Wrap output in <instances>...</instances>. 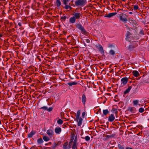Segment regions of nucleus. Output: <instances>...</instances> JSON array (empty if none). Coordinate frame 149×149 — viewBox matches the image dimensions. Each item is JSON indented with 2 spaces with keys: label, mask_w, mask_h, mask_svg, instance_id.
I'll return each mask as SVG.
<instances>
[{
  "label": "nucleus",
  "mask_w": 149,
  "mask_h": 149,
  "mask_svg": "<svg viewBox=\"0 0 149 149\" xmlns=\"http://www.w3.org/2000/svg\"><path fill=\"white\" fill-rule=\"evenodd\" d=\"M86 40V42L88 43H89L90 42V40L89 39H87L85 40Z\"/></svg>",
  "instance_id": "a18cd8bd"
},
{
  "label": "nucleus",
  "mask_w": 149,
  "mask_h": 149,
  "mask_svg": "<svg viewBox=\"0 0 149 149\" xmlns=\"http://www.w3.org/2000/svg\"><path fill=\"white\" fill-rule=\"evenodd\" d=\"M109 53L110 54L113 55L115 54V51L111 49L110 51L109 52Z\"/></svg>",
  "instance_id": "c756f323"
},
{
  "label": "nucleus",
  "mask_w": 149,
  "mask_h": 149,
  "mask_svg": "<svg viewBox=\"0 0 149 149\" xmlns=\"http://www.w3.org/2000/svg\"><path fill=\"white\" fill-rule=\"evenodd\" d=\"M148 142H149V140H148Z\"/></svg>",
  "instance_id": "338daca9"
},
{
  "label": "nucleus",
  "mask_w": 149,
  "mask_h": 149,
  "mask_svg": "<svg viewBox=\"0 0 149 149\" xmlns=\"http://www.w3.org/2000/svg\"><path fill=\"white\" fill-rule=\"evenodd\" d=\"M86 3V0H77L75 2L76 6H84Z\"/></svg>",
  "instance_id": "f03ea898"
},
{
  "label": "nucleus",
  "mask_w": 149,
  "mask_h": 149,
  "mask_svg": "<svg viewBox=\"0 0 149 149\" xmlns=\"http://www.w3.org/2000/svg\"><path fill=\"white\" fill-rule=\"evenodd\" d=\"M53 108L52 107H49V109H47V111H48L50 112L52 111V110Z\"/></svg>",
  "instance_id": "79ce46f5"
},
{
  "label": "nucleus",
  "mask_w": 149,
  "mask_h": 149,
  "mask_svg": "<svg viewBox=\"0 0 149 149\" xmlns=\"http://www.w3.org/2000/svg\"><path fill=\"white\" fill-rule=\"evenodd\" d=\"M138 45L137 44H132L129 46L128 49L130 51L132 50L133 49L135 48Z\"/></svg>",
  "instance_id": "423d86ee"
},
{
  "label": "nucleus",
  "mask_w": 149,
  "mask_h": 149,
  "mask_svg": "<svg viewBox=\"0 0 149 149\" xmlns=\"http://www.w3.org/2000/svg\"><path fill=\"white\" fill-rule=\"evenodd\" d=\"M55 132L56 133L59 134L61 131V128L60 127H56L55 129Z\"/></svg>",
  "instance_id": "9b49d317"
},
{
  "label": "nucleus",
  "mask_w": 149,
  "mask_h": 149,
  "mask_svg": "<svg viewBox=\"0 0 149 149\" xmlns=\"http://www.w3.org/2000/svg\"><path fill=\"white\" fill-rule=\"evenodd\" d=\"M132 74L135 77H138L139 75V74L136 70H134L132 72Z\"/></svg>",
  "instance_id": "2eb2a0df"
},
{
  "label": "nucleus",
  "mask_w": 149,
  "mask_h": 149,
  "mask_svg": "<svg viewBox=\"0 0 149 149\" xmlns=\"http://www.w3.org/2000/svg\"><path fill=\"white\" fill-rule=\"evenodd\" d=\"M131 35V33L129 31H127L126 35V38H130Z\"/></svg>",
  "instance_id": "cd10ccee"
},
{
  "label": "nucleus",
  "mask_w": 149,
  "mask_h": 149,
  "mask_svg": "<svg viewBox=\"0 0 149 149\" xmlns=\"http://www.w3.org/2000/svg\"><path fill=\"white\" fill-rule=\"evenodd\" d=\"M81 113L80 110H78L77 112L76 116V119L77 121H78L79 117Z\"/></svg>",
  "instance_id": "dca6fc26"
},
{
  "label": "nucleus",
  "mask_w": 149,
  "mask_h": 149,
  "mask_svg": "<svg viewBox=\"0 0 149 149\" xmlns=\"http://www.w3.org/2000/svg\"><path fill=\"white\" fill-rule=\"evenodd\" d=\"M77 82H69L68 83V85L69 86H71L73 85H75L77 84Z\"/></svg>",
  "instance_id": "b1692460"
},
{
  "label": "nucleus",
  "mask_w": 149,
  "mask_h": 149,
  "mask_svg": "<svg viewBox=\"0 0 149 149\" xmlns=\"http://www.w3.org/2000/svg\"><path fill=\"white\" fill-rule=\"evenodd\" d=\"M70 1V0H63L62 2L64 5H66Z\"/></svg>",
  "instance_id": "c85d7f7f"
},
{
  "label": "nucleus",
  "mask_w": 149,
  "mask_h": 149,
  "mask_svg": "<svg viewBox=\"0 0 149 149\" xmlns=\"http://www.w3.org/2000/svg\"><path fill=\"white\" fill-rule=\"evenodd\" d=\"M115 119V118L113 114H111L108 117V120L110 122H112Z\"/></svg>",
  "instance_id": "1a4fd4ad"
},
{
  "label": "nucleus",
  "mask_w": 149,
  "mask_h": 149,
  "mask_svg": "<svg viewBox=\"0 0 149 149\" xmlns=\"http://www.w3.org/2000/svg\"><path fill=\"white\" fill-rule=\"evenodd\" d=\"M85 114H86V113L85 112H84L82 113V116L83 118H84V116L85 115Z\"/></svg>",
  "instance_id": "37998d69"
},
{
  "label": "nucleus",
  "mask_w": 149,
  "mask_h": 149,
  "mask_svg": "<svg viewBox=\"0 0 149 149\" xmlns=\"http://www.w3.org/2000/svg\"><path fill=\"white\" fill-rule=\"evenodd\" d=\"M50 31V30L49 29H47V31H46V32H47L48 33H49Z\"/></svg>",
  "instance_id": "09e8293b"
},
{
  "label": "nucleus",
  "mask_w": 149,
  "mask_h": 149,
  "mask_svg": "<svg viewBox=\"0 0 149 149\" xmlns=\"http://www.w3.org/2000/svg\"><path fill=\"white\" fill-rule=\"evenodd\" d=\"M18 24L19 26H21L22 25V24L21 22H19Z\"/></svg>",
  "instance_id": "8fccbe9b"
},
{
  "label": "nucleus",
  "mask_w": 149,
  "mask_h": 149,
  "mask_svg": "<svg viewBox=\"0 0 149 149\" xmlns=\"http://www.w3.org/2000/svg\"><path fill=\"white\" fill-rule=\"evenodd\" d=\"M97 113H101V109H100L97 112Z\"/></svg>",
  "instance_id": "3c124183"
},
{
  "label": "nucleus",
  "mask_w": 149,
  "mask_h": 149,
  "mask_svg": "<svg viewBox=\"0 0 149 149\" xmlns=\"http://www.w3.org/2000/svg\"><path fill=\"white\" fill-rule=\"evenodd\" d=\"M36 133V132L32 131L28 134V137L29 138L32 137Z\"/></svg>",
  "instance_id": "4468645a"
},
{
  "label": "nucleus",
  "mask_w": 149,
  "mask_h": 149,
  "mask_svg": "<svg viewBox=\"0 0 149 149\" xmlns=\"http://www.w3.org/2000/svg\"><path fill=\"white\" fill-rule=\"evenodd\" d=\"M144 111V109L143 107L140 108L139 110V112L142 113H143Z\"/></svg>",
  "instance_id": "72a5a7b5"
},
{
  "label": "nucleus",
  "mask_w": 149,
  "mask_h": 149,
  "mask_svg": "<svg viewBox=\"0 0 149 149\" xmlns=\"http://www.w3.org/2000/svg\"><path fill=\"white\" fill-rule=\"evenodd\" d=\"M49 143H51V142H49Z\"/></svg>",
  "instance_id": "69168bd1"
},
{
  "label": "nucleus",
  "mask_w": 149,
  "mask_h": 149,
  "mask_svg": "<svg viewBox=\"0 0 149 149\" xmlns=\"http://www.w3.org/2000/svg\"><path fill=\"white\" fill-rule=\"evenodd\" d=\"M47 144H47V143H46V144H45V146H47Z\"/></svg>",
  "instance_id": "bf43d9fd"
},
{
  "label": "nucleus",
  "mask_w": 149,
  "mask_h": 149,
  "mask_svg": "<svg viewBox=\"0 0 149 149\" xmlns=\"http://www.w3.org/2000/svg\"><path fill=\"white\" fill-rule=\"evenodd\" d=\"M57 145H56V143H54V144L52 146V149H55Z\"/></svg>",
  "instance_id": "c9c22d12"
},
{
  "label": "nucleus",
  "mask_w": 149,
  "mask_h": 149,
  "mask_svg": "<svg viewBox=\"0 0 149 149\" xmlns=\"http://www.w3.org/2000/svg\"><path fill=\"white\" fill-rule=\"evenodd\" d=\"M37 143L38 144H41L44 142L43 141L41 138L38 139L37 140Z\"/></svg>",
  "instance_id": "aec40b11"
},
{
  "label": "nucleus",
  "mask_w": 149,
  "mask_h": 149,
  "mask_svg": "<svg viewBox=\"0 0 149 149\" xmlns=\"http://www.w3.org/2000/svg\"><path fill=\"white\" fill-rule=\"evenodd\" d=\"M40 109H42L45 110H47V107L46 106H44L41 107Z\"/></svg>",
  "instance_id": "ea45409f"
},
{
  "label": "nucleus",
  "mask_w": 149,
  "mask_h": 149,
  "mask_svg": "<svg viewBox=\"0 0 149 149\" xmlns=\"http://www.w3.org/2000/svg\"><path fill=\"white\" fill-rule=\"evenodd\" d=\"M129 14H132V12H129Z\"/></svg>",
  "instance_id": "4d7b16f0"
},
{
  "label": "nucleus",
  "mask_w": 149,
  "mask_h": 149,
  "mask_svg": "<svg viewBox=\"0 0 149 149\" xmlns=\"http://www.w3.org/2000/svg\"><path fill=\"white\" fill-rule=\"evenodd\" d=\"M115 136V134H112L111 135H107V138H113Z\"/></svg>",
  "instance_id": "473e14b6"
},
{
  "label": "nucleus",
  "mask_w": 149,
  "mask_h": 149,
  "mask_svg": "<svg viewBox=\"0 0 149 149\" xmlns=\"http://www.w3.org/2000/svg\"><path fill=\"white\" fill-rule=\"evenodd\" d=\"M72 144H70V143H69V145H68V146L69 147V148H68V149L69 148H71V145Z\"/></svg>",
  "instance_id": "de8ad7c7"
},
{
  "label": "nucleus",
  "mask_w": 149,
  "mask_h": 149,
  "mask_svg": "<svg viewBox=\"0 0 149 149\" xmlns=\"http://www.w3.org/2000/svg\"><path fill=\"white\" fill-rule=\"evenodd\" d=\"M131 123H134V124H135V123H136V122H135V121H133V122H131Z\"/></svg>",
  "instance_id": "603ef678"
},
{
  "label": "nucleus",
  "mask_w": 149,
  "mask_h": 149,
  "mask_svg": "<svg viewBox=\"0 0 149 149\" xmlns=\"http://www.w3.org/2000/svg\"><path fill=\"white\" fill-rule=\"evenodd\" d=\"M76 26L77 28L81 31L82 34L86 36L88 35V33L86 31L84 28L80 24H77L76 25Z\"/></svg>",
  "instance_id": "f257e3e1"
},
{
  "label": "nucleus",
  "mask_w": 149,
  "mask_h": 149,
  "mask_svg": "<svg viewBox=\"0 0 149 149\" xmlns=\"http://www.w3.org/2000/svg\"><path fill=\"white\" fill-rule=\"evenodd\" d=\"M103 114L105 116L107 115L109 113V111L107 109L103 110Z\"/></svg>",
  "instance_id": "a878e982"
},
{
  "label": "nucleus",
  "mask_w": 149,
  "mask_h": 149,
  "mask_svg": "<svg viewBox=\"0 0 149 149\" xmlns=\"http://www.w3.org/2000/svg\"><path fill=\"white\" fill-rule=\"evenodd\" d=\"M39 60H40V61H41V59H39Z\"/></svg>",
  "instance_id": "0e129e2a"
},
{
  "label": "nucleus",
  "mask_w": 149,
  "mask_h": 149,
  "mask_svg": "<svg viewBox=\"0 0 149 149\" xmlns=\"http://www.w3.org/2000/svg\"><path fill=\"white\" fill-rule=\"evenodd\" d=\"M132 87V86H129L124 91V94H126L128 93L130 91Z\"/></svg>",
  "instance_id": "f3484780"
},
{
  "label": "nucleus",
  "mask_w": 149,
  "mask_h": 149,
  "mask_svg": "<svg viewBox=\"0 0 149 149\" xmlns=\"http://www.w3.org/2000/svg\"><path fill=\"white\" fill-rule=\"evenodd\" d=\"M85 139L86 141H88L90 139V137L88 136L85 137Z\"/></svg>",
  "instance_id": "4c0bfd02"
},
{
  "label": "nucleus",
  "mask_w": 149,
  "mask_h": 149,
  "mask_svg": "<svg viewBox=\"0 0 149 149\" xmlns=\"http://www.w3.org/2000/svg\"><path fill=\"white\" fill-rule=\"evenodd\" d=\"M82 102L84 105H85L86 102V98L85 95L84 94L82 95Z\"/></svg>",
  "instance_id": "0eeeda50"
},
{
  "label": "nucleus",
  "mask_w": 149,
  "mask_h": 149,
  "mask_svg": "<svg viewBox=\"0 0 149 149\" xmlns=\"http://www.w3.org/2000/svg\"><path fill=\"white\" fill-rule=\"evenodd\" d=\"M126 0H122V1H125Z\"/></svg>",
  "instance_id": "052dcab7"
},
{
  "label": "nucleus",
  "mask_w": 149,
  "mask_h": 149,
  "mask_svg": "<svg viewBox=\"0 0 149 149\" xmlns=\"http://www.w3.org/2000/svg\"><path fill=\"white\" fill-rule=\"evenodd\" d=\"M76 21V19L74 17H71L69 19V22L72 24H74Z\"/></svg>",
  "instance_id": "9d476101"
},
{
  "label": "nucleus",
  "mask_w": 149,
  "mask_h": 149,
  "mask_svg": "<svg viewBox=\"0 0 149 149\" xmlns=\"http://www.w3.org/2000/svg\"><path fill=\"white\" fill-rule=\"evenodd\" d=\"M64 8L66 9H68L69 8H71V7L70 6H69V5H65V6L64 7Z\"/></svg>",
  "instance_id": "e433bc0d"
},
{
  "label": "nucleus",
  "mask_w": 149,
  "mask_h": 149,
  "mask_svg": "<svg viewBox=\"0 0 149 149\" xmlns=\"http://www.w3.org/2000/svg\"><path fill=\"white\" fill-rule=\"evenodd\" d=\"M116 14H117V13H109L108 14L105 15V17H107L110 18L111 17L115 15Z\"/></svg>",
  "instance_id": "f8f14e48"
},
{
  "label": "nucleus",
  "mask_w": 149,
  "mask_h": 149,
  "mask_svg": "<svg viewBox=\"0 0 149 149\" xmlns=\"http://www.w3.org/2000/svg\"><path fill=\"white\" fill-rule=\"evenodd\" d=\"M124 145H121L120 144H118V148L119 149H124Z\"/></svg>",
  "instance_id": "393cba45"
},
{
  "label": "nucleus",
  "mask_w": 149,
  "mask_h": 149,
  "mask_svg": "<svg viewBox=\"0 0 149 149\" xmlns=\"http://www.w3.org/2000/svg\"><path fill=\"white\" fill-rule=\"evenodd\" d=\"M75 135L74 134H72L71 137L70 141V144H72L73 140L74 139Z\"/></svg>",
  "instance_id": "412c9836"
},
{
  "label": "nucleus",
  "mask_w": 149,
  "mask_h": 149,
  "mask_svg": "<svg viewBox=\"0 0 149 149\" xmlns=\"http://www.w3.org/2000/svg\"><path fill=\"white\" fill-rule=\"evenodd\" d=\"M71 79H73V78H71Z\"/></svg>",
  "instance_id": "e2e57ef3"
},
{
  "label": "nucleus",
  "mask_w": 149,
  "mask_h": 149,
  "mask_svg": "<svg viewBox=\"0 0 149 149\" xmlns=\"http://www.w3.org/2000/svg\"><path fill=\"white\" fill-rule=\"evenodd\" d=\"M77 144H73L72 146V149H77Z\"/></svg>",
  "instance_id": "f704fd0d"
},
{
  "label": "nucleus",
  "mask_w": 149,
  "mask_h": 149,
  "mask_svg": "<svg viewBox=\"0 0 149 149\" xmlns=\"http://www.w3.org/2000/svg\"><path fill=\"white\" fill-rule=\"evenodd\" d=\"M76 140V141H77V136H76L75 137L74 140Z\"/></svg>",
  "instance_id": "5fc2aeb1"
},
{
  "label": "nucleus",
  "mask_w": 149,
  "mask_h": 149,
  "mask_svg": "<svg viewBox=\"0 0 149 149\" xmlns=\"http://www.w3.org/2000/svg\"><path fill=\"white\" fill-rule=\"evenodd\" d=\"M61 143V141H58L57 143H56V145L57 146L59 145Z\"/></svg>",
  "instance_id": "c03bdc74"
},
{
  "label": "nucleus",
  "mask_w": 149,
  "mask_h": 149,
  "mask_svg": "<svg viewBox=\"0 0 149 149\" xmlns=\"http://www.w3.org/2000/svg\"><path fill=\"white\" fill-rule=\"evenodd\" d=\"M73 144H77V141L76 140H74L73 142Z\"/></svg>",
  "instance_id": "49530a36"
},
{
  "label": "nucleus",
  "mask_w": 149,
  "mask_h": 149,
  "mask_svg": "<svg viewBox=\"0 0 149 149\" xmlns=\"http://www.w3.org/2000/svg\"><path fill=\"white\" fill-rule=\"evenodd\" d=\"M132 30H133V29L132 28H130L129 29V31H131Z\"/></svg>",
  "instance_id": "6e6d98bb"
},
{
  "label": "nucleus",
  "mask_w": 149,
  "mask_h": 149,
  "mask_svg": "<svg viewBox=\"0 0 149 149\" xmlns=\"http://www.w3.org/2000/svg\"><path fill=\"white\" fill-rule=\"evenodd\" d=\"M81 14L80 13H75L74 14V17L76 19H79L81 16Z\"/></svg>",
  "instance_id": "6e6552de"
},
{
  "label": "nucleus",
  "mask_w": 149,
  "mask_h": 149,
  "mask_svg": "<svg viewBox=\"0 0 149 149\" xmlns=\"http://www.w3.org/2000/svg\"><path fill=\"white\" fill-rule=\"evenodd\" d=\"M98 49L101 54H104V51L103 48L101 45H99V47L98 48Z\"/></svg>",
  "instance_id": "ddd939ff"
},
{
  "label": "nucleus",
  "mask_w": 149,
  "mask_h": 149,
  "mask_svg": "<svg viewBox=\"0 0 149 149\" xmlns=\"http://www.w3.org/2000/svg\"><path fill=\"white\" fill-rule=\"evenodd\" d=\"M69 37V36H68L67 37V38H68Z\"/></svg>",
  "instance_id": "680f3d73"
},
{
  "label": "nucleus",
  "mask_w": 149,
  "mask_h": 149,
  "mask_svg": "<svg viewBox=\"0 0 149 149\" xmlns=\"http://www.w3.org/2000/svg\"><path fill=\"white\" fill-rule=\"evenodd\" d=\"M43 139L45 141H48L50 140L49 137L46 136H43Z\"/></svg>",
  "instance_id": "6ab92c4d"
},
{
  "label": "nucleus",
  "mask_w": 149,
  "mask_h": 149,
  "mask_svg": "<svg viewBox=\"0 0 149 149\" xmlns=\"http://www.w3.org/2000/svg\"><path fill=\"white\" fill-rule=\"evenodd\" d=\"M130 110L131 112L134 113L135 111V108L134 107H131L130 109Z\"/></svg>",
  "instance_id": "7c9ffc66"
},
{
  "label": "nucleus",
  "mask_w": 149,
  "mask_h": 149,
  "mask_svg": "<svg viewBox=\"0 0 149 149\" xmlns=\"http://www.w3.org/2000/svg\"><path fill=\"white\" fill-rule=\"evenodd\" d=\"M128 80V79L127 77H125L122 78L121 80V84L124 85H125L127 82Z\"/></svg>",
  "instance_id": "39448f33"
},
{
  "label": "nucleus",
  "mask_w": 149,
  "mask_h": 149,
  "mask_svg": "<svg viewBox=\"0 0 149 149\" xmlns=\"http://www.w3.org/2000/svg\"><path fill=\"white\" fill-rule=\"evenodd\" d=\"M66 16H64L61 17V19H63L65 21L66 18Z\"/></svg>",
  "instance_id": "a19ab883"
},
{
  "label": "nucleus",
  "mask_w": 149,
  "mask_h": 149,
  "mask_svg": "<svg viewBox=\"0 0 149 149\" xmlns=\"http://www.w3.org/2000/svg\"><path fill=\"white\" fill-rule=\"evenodd\" d=\"M68 144V143L67 142L64 143L63 146V149H68V148L67 147Z\"/></svg>",
  "instance_id": "4be33fe9"
},
{
  "label": "nucleus",
  "mask_w": 149,
  "mask_h": 149,
  "mask_svg": "<svg viewBox=\"0 0 149 149\" xmlns=\"http://www.w3.org/2000/svg\"><path fill=\"white\" fill-rule=\"evenodd\" d=\"M56 3L57 7H59L61 5V3L60 0H56Z\"/></svg>",
  "instance_id": "5701e85b"
},
{
  "label": "nucleus",
  "mask_w": 149,
  "mask_h": 149,
  "mask_svg": "<svg viewBox=\"0 0 149 149\" xmlns=\"http://www.w3.org/2000/svg\"><path fill=\"white\" fill-rule=\"evenodd\" d=\"M139 8V7L137 5L134 6V10H137Z\"/></svg>",
  "instance_id": "58836bf2"
},
{
  "label": "nucleus",
  "mask_w": 149,
  "mask_h": 149,
  "mask_svg": "<svg viewBox=\"0 0 149 149\" xmlns=\"http://www.w3.org/2000/svg\"><path fill=\"white\" fill-rule=\"evenodd\" d=\"M57 123L58 124L61 125L63 124V121L61 119H59L57 121Z\"/></svg>",
  "instance_id": "2f4dec72"
},
{
  "label": "nucleus",
  "mask_w": 149,
  "mask_h": 149,
  "mask_svg": "<svg viewBox=\"0 0 149 149\" xmlns=\"http://www.w3.org/2000/svg\"><path fill=\"white\" fill-rule=\"evenodd\" d=\"M47 134L50 137H52L54 135V132L52 130L49 129L47 131Z\"/></svg>",
  "instance_id": "20e7f679"
},
{
  "label": "nucleus",
  "mask_w": 149,
  "mask_h": 149,
  "mask_svg": "<svg viewBox=\"0 0 149 149\" xmlns=\"http://www.w3.org/2000/svg\"><path fill=\"white\" fill-rule=\"evenodd\" d=\"M83 121V119L81 117L79 118L78 122V125L79 126H81L82 123V122Z\"/></svg>",
  "instance_id": "a211bd4d"
},
{
  "label": "nucleus",
  "mask_w": 149,
  "mask_h": 149,
  "mask_svg": "<svg viewBox=\"0 0 149 149\" xmlns=\"http://www.w3.org/2000/svg\"><path fill=\"white\" fill-rule=\"evenodd\" d=\"M139 100H136L133 101V103L134 105H136L138 104Z\"/></svg>",
  "instance_id": "bb28decb"
},
{
  "label": "nucleus",
  "mask_w": 149,
  "mask_h": 149,
  "mask_svg": "<svg viewBox=\"0 0 149 149\" xmlns=\"http://www.w3.org/2000/svg\"><path fill=\"white\" fill-rule=\"evenodd\" d=\"M2 35L1 34H0V37H2Z\"/></svg>",
  "instance_id": "13d9d810"
},
{
  "label": "nucleus",
  "mask_w": 149,
  "mask_h": 149,
  "mask_svg": "<svg viewBox=\"0 0 149 149\" xmlns=\"http://www.w3.org/2000/svg\"><path fill=\"white\" fill-rule=\"evenodd\" d=\"M63 33L64 34H65L66 33V32H65L64 31H63Z\"/></svg>",
  "instance_id": "864d4df0"
},
{
  "label": "nucleus",
  "mask_w": 149,
  "mask_h": 149,
  "mask_svg": "<svg viewBox=\"0 0 149 149\" xmlns=\"http://www.w3.org/2000/svg\"><path fill=\"white\" fill-rule=\"evenodd\" d=\"M125 14H120V18L121 20L124 22H126L127 21V19L126 18Z\"/></svg>",
  "instance_id": "7ed1b4c3"
}]
</instances>
